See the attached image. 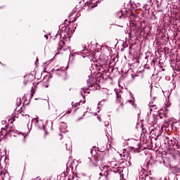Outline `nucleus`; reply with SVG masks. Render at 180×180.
Wrapping results in <instances>:
<instances>
[{"label": "nucleus", "instance_id": "nucleus-1", "mask_svg": "<svg viewBox=\"0 0 180 180\" xmlns=\"http://www.w3.org/2000/svg\"><path fill=\"white\" fill-rule=\"evenodd\" d=\"M108 175H109V171L105 170L104 173H100L101 176H105V179L108 180Z\"/></svg>", "mask_w": 180, "mask_h": 180}, {"label": "nucleus", "instance_id": "nucleus-2", "mask_svg": "<svg viewBox=\"0 0 180 180\" xmlns=\"http://www.w3.org/2000/svg\"><path fill=\"white\" fill-rule=\"evenodd\" d=\"M87 161H88L90 167H98V165L96 164H95L94 162H92V160H91V158H89L87 159Z\"/></svg>", "mask_w": 180, "mask_h": 180}, {"label": "nucleus", "instance_id": "nucleus-3", "mask_svg": "<svg viewBox=\"0 0 180 180\" xmlns=\"http://www.w3.org/2000/svg\"><path fill=\"white\" fill-rule=\"evenodd\" d=\"M110 167L111 168H115V169H117V168H119V165H117L116 162H111Z\"/></svg>", "mask_w": 180, "mask_h": 180}, {"label": "nucleus", "instance_id": "nucleus-4", "mask_svg": "<svg viewBox=\"0 0 180 180\" xmlns=\"http://www.w3.org/2000/svg\"><path fill=\"white\" fill-rule=\"evenodd\" d=\"M64 44H65V43L63 41H60L58 42V45L59 47L58 48V51H60V50H61V49H63V46H64Z\"/></svg>", "mask_w": 180, "mask_h": 180}, {"label": "nucleus", "instance_id": "nucleus-5", "mask_svg": "<svg viewBox=\"0 0 180 180\" xmlns=\"http://www.w3.org/2000/svg\"><path fill=\"white\" fill-rule=\"evenodd\" d=\"M81 103H75V102H72V106L73 108H77L78 106H79Z\"/></svg>", "mask_w": 180, "mask_h": 180}, {"label": "nucleus", "instance_id": "nucleus-6", "mask_svg": "<svg viewBox=\"0 0 180 180\" xmlns=\"http://www.w3.org/2000/svg\"><path fill=\"white\" fill-rule=\"evenodd\" d=\"M144 180H151V177L148 176V174L144 175Z\"/></svg>", "mask_w": 180, "mask_h": 180}, {"label": "nucleus", "instance_id": "nucleus-7", "mask_svg": "<svg viewBox=\"0 0 180 180\" xmlns=\"http://www.w3.org/2000/svg\"><path fill=\"white\" fill-rule=\"evenodd\" d=\"M152 15H153L152 19H154L155 20H157V19H158V18L157 17V15H155L154 12L153 13Z\"/></svg>", "mask_w": 180, "mask_h": 180}, {"label": "nucleus", "instance_id": "nucleus-8", "mask_svg": "<svg viewBox=\"0 0 180 180\" xmlns=\"http://www.w3.org/2000/svg\"><path fill=\"white\" fill-rule=\"evenodd\" d=\"M128 102H129V103H131V105H134V101H133V100H129Z\"/></svg>", "mask_w": 180, "mask_h": 180}, {"label": "nucleus", "instance_id": "nucleus-9", "mask_svg": "<svg viewBox=\"0 0 180 180\" xmlns=\"http://www.w3.org/2000/svg\"><path fill=\"white\" fill-rule=\"evenodd\" d=\"M60 126H63L64 127H67V124H65L64 122H61Z\"/></svg>", "mask_w": 180, "mask_h": 180}, {"label": "nucleus", "instance_id": "nucleus-10", "mask_svg": "<svg viewBox=\"0 0 180 180\" xmlns=\"http://www.w3.org/2000/svg\"><path fill=\"white\" fill-rule=\"evenodd\" d=\"M119 13H121L122 15H120L119 18L122 19V16H123V11H121L120 12H119Z\"/></svg>", "mask_w": 180, "mask_h": 180}, {"label": "nucleus", "instance_id": "nucleus-11", "mask_svg": "<svg viewBox=\"0 0 180 180\" xmlns=\"http://www.w3.org/2000/svg\"><path fill=\"white\" fill-rule=\"evenodd\" d=\"M139 179H140V180H144V176H139Z\"/></svg>", "mask_w": 180, "mask_h": 180}, {"label": "nucleus", "instance_id": "nucleus-12", "mask_svg": "<svg viewBox=\"0 0 180 180\" xmlns=\"http://www.w3.org/2000/svg\"><path fill=\"white\" fill-rule=\"evenodd\" d=\"M155 15H156L157 18H160V13H155Z\"/></svg>", "mask_w": 180, "mask_h": 180}, {"label": "nucleus", "instance_id": "nucleus-13", "mask_svg": "<svg viewBox=\"0 0 180 180\" xmlns=\"http://www.w3.org/2000/svg\"><path fill=\"white\" fill-rule=\"evenodd\" d=\"M159 117H160V119H163L164 118V117L161 115H159Z\"/></svg>", "mask_w": 180, "mask_h": 180}, {"label": "nucleus", "instance_id": "nucleus-14", "mask_svg": "<svg viewBox=\"0 0 180 180\" xmlns=\"http://www.w3.org/2000/svg\"><path fill=\"white\" fill-rule=\"evenodd\" d=\"M86 82H87L89 86H91V84H89V80H87Z\"/></svg>", "mask_w": 180, "mask_h": 180}, {"label": "nucleus", "instance_id": "nucleus-15", "mask_svg": "<svg viewBox=\"0 0 180 180\" xmlns=\"http://www.w3.org/2000/svg\"><path fill=\"white\" fill-rule=\"evenodd\" d=\"M43 129L44 131H46V127L45 126H43Z\"/></svg>", "mask_w": 180, "mask_h": 180}, {"label": "nucleus", "instance_id": "nucleus-16", "mask_svg": "<svg viewBox=\"0 0 180 180\" xmlns=\"http://www.w3.org/2000/svg\"><path fill=\"white\" fill-rule=\"evenodd\" d=\"M23 84L24 85H26L27 84V82H24Z\"/></svg>", "mask_w": 180, "mask_h": 180}, {"label": "nucleus", "instance_id": "nucleus-17", "mask_svg": "<svg viewBox=\"0 0 180 180\" xmlns=\"http://www.w3.org/2000/svg\"><path fill=\"white\" fill-rule=\"evenodd\" d=\"M163 116H165V117H167V114L163 115Z\"/></svg>", "mask_w": 180, "mask_h": 180}, {"label": "nucleus", "instance_id": "nucleus-18", "mask_svg": "<svg viewBox=\"0 0 180 180\" xmlns=\"http://www.w3.org/2000/svg\"><path fill=\"white\" fill-rule=\"evenodd\" d=\"M68 113H71V111H68Z\"/></svg>", "mask_w": 180, "mask_h": 180}, {"label": "nucleus", "instance_id": "nucleus-19", "mask_svg": "<svg viewBox=\"0 0 180 180\" xmlns=\"http://www.w3.org/2000/svg\"><path fill=\"white\" fill-rule=\"evenodd\" d=\"M113 171H114V172H117V170H113Z\"/></svg>", "mask_w": 180, "mask_h": 180}, {"label": "nucleus", "instance_id": "nucleus-20", "mask_svg": "<svg viewBox=\"0 0 180 180\" xmlns=\"http://www.w3.org/2000/svg\"><path fill=\"white\" fill-rule=\"evenodd\" d=\"M124 151H126V150H124Z\"/></svg>", "mask_w": 180, "mask_h": 180}]
</instances>
